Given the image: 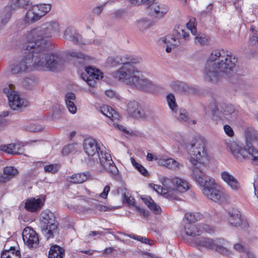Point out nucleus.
<instances>
[{
    "instance_id": "obj_6",
    "label": "nucleus",
    "mask_w": 258,
    "mask_h": 258,
    "mask_svg": "<svg viewBox=\"0 0 258 258\" xmlns=\"http://www.w3.org/2000/svg\"><path fill=\"white\" fill-rule=\"evenodd\" d=\"M188 154L190 156L189 161L192 164L191 168H201V164H204L208 160L205 144L201 140H196L187 146Z\"/></svg>"
},
{
    "instance_id": "obj_30",
    "label": "nucleus",
    "mask_w": 258,
    "mask_h": 258,
    "mask_svg": "<svg viewBox=\"0 0 258 258\" xmlns=\"http://www.w3.org/2000/svg\"><path fill=\"white\" fill-rule=\"evenodd\" d=\"M31 5L30 0H12L10 7L14 10L17 9H27Z\"/></svg>"
},
{
    "instance_id": "obj_28",
    "label": "nucleus",
    "mask_w": 258,
    "mask_h": 258,
    "mask_svg": "<svg viewBox=\"0 0 258 258\" xmlns=\"http://www.w3.org/2000/svg\"><path fill=\"white\" fill-rule=\"evenodd\" d=\"M59 24L56 21H51L42 24L40 27V31L44 32H55L59 31Z\"/></svg>"
},
{
    "instance_id": "obj_43",
    "label": "nucleus",
    "mask_w": 258,
    "mask_h": 258,
    "mask_svg": "<svg viewBox=\"0 0 258 258\" xmlns=\"http://www.w3.org/2000/svg\"><path fill=\"white\" fill-rule=\"evenodd\" d=\"M249 45L258 47V33H252L249 37Z\"/></svg>"
},
{
    "instance_id": "obj_60",
    "label": "nucleus",
    "mask_w": 258,
    "mask_h": 258,
    "mask_svg": "<svg viewBox=\"0 0 258 258\" xmlns=\"http://www.w3.org/2000/svg\"><path fill=\"white\" fill-rule=\"evenodd\" d=\"M136 169H138V170L144 176H147L148 175V171L142 165L140 164L138 165Z\"/></svg>"
},
{
    "instance_id": "obj_44",
    "label": "nucleus",
    "mask_w": 258,
    "mask_h": 258,
    "mask_svg": "<svg viewBox=\"0 0 258 258\" xmlns=\"http://www.w3.org/2000/svg\"><path fill=\"white\" fill-rule=\"evenodd\" d=\"M187 29L190 31V32H197L196 19L191 18L186 24Z\"/></svg>"
},
{
    "instance_id": "obj_24",
    "label": "nucleus",
    "mask_w": 258,
    "mask_h": 258,
    "mask_svg": "<svg viewBox=\"0 0 258 258\" xmlns=\"http://www.w3.org/2000/svg\"><path fill=\"white\" fill-rule=\"evenodd\" d=\"M90 175L88 172L78 173L74 174L72 176H68L67 180L70 182L80 184L87 180Z\"/></svg>"
},
{
    "instance_id": "obj_19",
    "label": "nucleus",
    "mask_w": 258,
    "mask_h": 258,
    "mask_svg": "<svg viewBox=\"0 0 258 258\" xmlns=\"http://www.w3.org/2000/svg\"><path fill=\"white\" fill-rule=\"evenodd\" d=\"M28 9L25 16V20L27 23L35 22L43 17L42 15H39L40 12L39 5L33 6L31 5Z\"/></svg>"
},
{
    "instance_id": "obj_35",
    "label": "nucleus",
    "mask_w": 258,
    "mask_h": 258,
    "mask_svg": "<svg viewBox=\"0 0 258 258\" xmlns=\"http://www.w3.org/2000/svg\"><path fill=\"white\" fill-rule=\"evenodd\" d=\"M173 112L174 117L179 121L188 122L189 118L184 109H180L179 110L176 109Z\"/></svg>"
},
{
    "instance_id": "obj_3",
    "label": "nucleus",
    "mask_w": 258,
    "mask_h": 258,
    "mask_svg": "<svg viewBox=\"0 0 258 258\" xmlns=\"http://www.w3.org/2000/svg\"><path fill=\"white\" fill-rule=\"evenodd\" d=\"M191 177L202 187V192L207 198L219 203L228 202V195L223 190L216 187L215 180L208 176L203 169L193 168Z\"/></svg>"
},
{
    "instance_id": "obj_32",
    "label": "nucleus",
    "mask_w": 258,
    "mask_h": 258,
    "mask_svg": "<svg viewBox=\"0 0 258 258\" xmlns=\"http://www.w3.org/2000/svg\"><path fill=\"white\" fill-rule=\"evenodd\" d=\"M160 164L172 170L178 169L182 166V164L172 158L161 160Z\"/></svg>"
},
{
    "instance_id": "obj_49",
    "label": "nucleus",
    "mask_w": 258,
    "mask_h": 258,
    "mask_svg": "<svg viewBox=\"0 0 258 258\" xmlns=\"http://www.w3.org/2000/svg\"><path fill=\"white\" fill-rule=\"evenodd\" d=\"M66 104H69V102H74L76 100V95L72 92L67 93L64 97Z\"/></svg>"
},
{
    "instance_id": "obj_9",
    "label": "nucleus",
    "mask_w": 258,
    "mask_h": 258,
    "mask_svg": "<svg viewBox=\"0 0 258 258\" xmlns=\"http://www.w3.org/2000/svg\"><path fill=\"white\" fill-rule=\"evenodd\" d=\"M40 221L42 232L47 239L53 238L58 234L57 224L54 214L48 210H45L40 214Z\"/></svg>"
},
{
    "instance_id": "obj_8",
    "label": "nucleus",
    "mask_w": 258,
    "mask_h": 258,
    "mask_svg": "<svg viewBox=\"0 0 258 258\" xmlns=\"http://www.w3.org/2000/svg\"><path fill=\"white\" fill-rule=\"evenodd\" d=\"M228 244V242L223 238H217L214 241L210 238L201 237L195 238L193 240V245L195 246L214 249L227 256L232 254V251L226 247Z\"/></svg>"
},
{
    "instance_id": "obj_26",
    "label": "nucleus",
    "mask_w": 258,
    "mask_h": 258,
    "mask_svg": "<svg viewBox=\"0 0 258 258\" xmlns=\"http://www.w3.org/2000/svg\"><path fill=\"white\" fill-rule=\"evenodd\" d=\"M99 110L103 115L108 117L112 120H118L119 115L111 107L103 105L100 107Z\"/></svg>"
},
{
    "instance_id": "obj_55",
    "label": "nucleus",
    "mask_w": 258,
    "mask_h": 258,
    "mask_svg": "<svg viewBox=\"0 0 258 258\" xmlns=\"http://www.w3.org/2000/svg\"><path fill=\"white\" fill-rule=\"evenodd\" d=\"M135 210L138 212L140 213L145 218L148 217L149 216V212L146 211L145 209L140 208L137 206H134Z\"/></svg>"
},
{
    "instance_id": "obj_34",
    "label": "nucleus",
    "mask_w": 258,
    "mask_h": 258,
    "mask_svg": "<svg viewBox=\"0 0 258 258\" xmlns=\"http://www.w3.org/2000/svg\"><path fill=\"white\" fill-rule=\"evenodd\" d=\"M14 11L9 7H6L5 11L0 17V25L3 27L10 21L12 17V12Z\"/></svg>"
},
{
    "instance_id": "obj_63",
    "label": "nucleus",
    "mask_w": 258,
    "mask_h": 258,
    "mask_svg": "<svg viewBox=\"0 0 258 258\" xmlns=\"http://www.w3.org/2000/svg\"><path fill=\"white\" fill-rule=\"evenodd\" d=\"M113 125H114L115 127H116V128H118L119 130H121V131H123L124 133H126V134H130V132H129V131H127V130L125 129V128L123 126L121 125H119V124H117V123H114V124H113Z\"/></svg>"
},
{
    "instance_id": "obj_46",
    "label": "nucleus",
    "mask_w": 258,
    "mask_h": 258,
    "mask_svg": "<svg viewBox=\"0 0 258 258\" xmlns=\"http://www.w3.org/2000/svg\"><path fill=\"white\" fill-rule=\"evenodd\" d=\"M39 7L40 12V15H42L43 16L48 13L50 11L51 8V5L49 4H39Z\"/></svg>"
},
{
    "instance_id": "obj_62",
    "label": "nucleus",
    "mask_w": 258,
    "mask_h": 258,
    "mask_svg": "<svg viewBox=\"0 0 258 258\" xmlns=\"http://www.w3.org/2000/svg\"><path fill=\"white\" fill-rule=\"evenodd\" d=\"M105 234L103 232L101 231H91L88 235L89 236H101L104 235Z\"/></svg>"
},
{
    "instance_id": "obj_54",
    "label": "nucleus",
    "mask_w": 258,
    "mask_h": 258,
    "mask_svg": "<svg viewBox=\"0 0 258 258\" xmlns=\"http://www.w3.org/2000/svg\"><path fill=\"white\" fill-rule=\"evenodd\" d=\"M135 210L138 212L140 213L145 218L148 217L149 216V212L146 211L145 209L140 208L137 206H134Z\"/></svg>"
},
{
    "instance_id": "obj_51",
    "label": "nucleus",
    "mask_w": 258,
    "mask_h": 258,
    "mask_svg": "<svg viewBox=\"0 0 258 258\" xmlns=\"http://www.w3.org/2000/svg\"><path fill=\"white\" fill-rule=\"evenodd\" d=\"M234 111L235 108L232 105H226L224 109V114L225 115L232 114Z\"/></svg>"
},
{
    "instance_id": "obj_48",
    "label": "nucleus",
    "mask_w": 258,
    "mask_h": 258,
    "mask_svg": "<svg viewBox=\"0 0 258 258\" xmlns=\"http://www.w3.org/2000/svg\"><path fill=\"white\" fill-rule=\"evenodd\" d=\"M138 27L143 29H146L152 26V23L148 20H143L138 22Z\"/></svg>"
},
{
    "instance_id": "obj_12",
    "label": "nucleus",
    "mask_w": 258,
    "mask_h": 258,
    "mask_svg": "<svg viewBox=\"0 0 258 258\" xmlns=\"http://www.w3.org/2000/svg\"><path fill=\"white\" fill-rule=\"evenodd\" d=\"M84 150L86 154L92 157V160L97 162L99 154L103 150L100 148L99 145L95 140L92 138H88L84 140L83 143Z\"/></svg>"
},
{
    "instance_id": "obj_37",
    "label": "nucleus",
    "mask_w": 258,
    "mask_h": 258,
    "mask_svg": "<svg viewBox=\"0 0 258 258\" xmlns=\"http://www.w3.org/2000/svg\"><path fill=\"white\" fill-rule=\"evenodd\" d=\"M1 258H21L20 252L19 250H16L13 247H11L9 250L3 251Z\"/></svg>"
},
{
    "instance_id": "obj_18",
    "label": "nucleus",
    "mask_w": 258,
    "mask_h": 258,
    "mask_svg": "<svg viewBox=\"0 0 258 258\" xmlns=\"http://www.w3.org/2000/svg\"><path fill=\"white\" fill-rule=\"evenodd\" d=\"M227 219L228 223L235 227L239 226L245 223L240 212L235 209H231L228 211Z\"/></svg>"
},
{
    "instance_id": "obj_5",
    "label": "nucleus",
    "mask_w": 258,
    "mask_h": 258,
    "mask_svg": "<svg viewBox=\"0 0 258 258\" xmlns=\"http://www.w3.org/2000/svg\"><path fill=\"white\" fill-rule=\"evenodd\" d=\"M211 59L215 63L217 69L223 76L233 71L237 59L231 53L223 49H216L210 54Z\"/></svg>"
},
{
    "instance_id": "obj_64",
    "label": "nucleus",
    "mask_w": 258,
    "mask_h": 258,
    "mask_svg": "<svg viewBox=\"0 0 258 258\" xmlns=\"http://www.w3.org/2000/svg\"><path fill=\"white\" fill-rule=\"evenodd\" d=\"M103 10V6H99L97 7L94 9V13L98 15H99Z\"/></svg>"
},
{
    "instance_id": "obj_53",
    "label": "nucleus",
    "mask_w": 258,
    "mask_h": 258,
    "mask_svg": "<svg viewBox=\"0 0 258 258\" xmlns=\"http://www.w3.org/2000/svg\"><path fill=\"white\" fill-rule=\"evenodd\" d=\"M224 130L226 134L229 137H232L234 135V132L232 127L229 125H225L224 126Z\"/></svg>"
},
{
    "instance_id": "obj_52",
    "label": "nucleus",
    "mask_w": 258,
    "mask_h": 258,
    "mask_svg": "<svg viewBox=\"0 0 258 258\" xmlns=\"http://www.w3.org/2000/svg\"><path fill=\"white\" fill-rule=\"evenodd\" d=\"M69 111L72 114H75L77 112V107L75 104L74 102H69V104H66Z\"/></svg>"
},
{
    "instance_id": "obj_27",
    "label": "nucleus",
    "mask_w": 258,
    "mask_h": 258,
    "mask_svg": "<svg viewBox=\"0 0 258 258\" xmlns=\"http://www.w3.org/2000/svg\"><path fill=\"white\" fill-rule=\"evenodd\" d=\"M63 38L73 42L76 44H87L88 42L83 40L79 33H64Z\"/></svg>"
},
{
    "instance_id": "obj_23",
    "label": "nucleus",
    "mask_w": 258,
    "mask_h": 258,
    "mask_svg": "<svg viewBox=\"0 0 258 258\" xmlns=\"http://www.w3.org/2000/svg\"><path fill=\"white\" fill-rule=\"evenodd\" d=\"M141 108L139 106L138 102L133 101L127 104V111L128 113L133 117L140 118L142 116Z\"/></svg>"
},
{
    "instance_id": "obj_7",
    "label": "nucleus",
    "mask_w": 258,
    "mask_h": 258,
    "mask_svg": "<svg viewBox=\"0 0 258 258\" xmlns=\"http://www.w3.org/2000/svg\"><path fill=\"white\" fill-rule=\"evenodd\" d=\"M227 147L229 148L234 157L239 161L249 159L254 162H258V150L251 143L246 142L244 148H242L235 142L230 141L227 143Z\"/></svg>"
},
{
    "instance_id": "obj_42",
    "label": "nucleus",
    "mask_w": 258,
    "mask_h": 258,
    "mask_svg": "<svg viewBox=\"0 0 258 258\" xmlns=\"http://www.w3.org/2000/svg\"><path fill=\"white\" fill-rule=\"evenodd\" d=\"M77 144H69L63 147L62 153L64 155H67L69 153L76 151L77 149Z\"/></svg>"
},
{
    "instance_id": "obj_57",
    "label": "nucleus",
    "mask_w": 258,
    "mask_h": 258,
    "mask_svg": "<svg viewBox=\"0 0 258 258\" xmlns=\"http://www.w3.org/2000/svg\"><path fill=\"white\" fill-rule=\"evenodd\" d=\"M209 107L210 109L212 111L215 112L218 110V105L216 101L215 100H212L210 103Z\"/></svg>"
},
{
    "instance_id": "obj_13",
    "label": "nucleus",
    "mask_w": 258,
    "mask_h": 258,
    "mask_svg": "<svg viewBox=\"0 0 258 258\" xmlns=\"http://www.w3.org/2000/svg\"><path fill=\"white\" fill-rule=\"evenodd\" d=\"M180 33H175L172 36L167 35L159 38L156 40L157 45L160 47L164 48L166 46V51L169 53L172 49L180 44L179 36Z\"/></svg>"
},
{
    "instance_id": "obj_21",
    "label": "nucleus",
    "mask_w": 258,
    "mask_h": 258,
    "mask_svg": "<svg viewBox=\"0 0 258 258\" xmlns=\"http://www.w3.org/2000/svg\"><path fill=\"white\" fill-rule=\"evenodd\" d=\"M23 146L19 143L0 146V150L12 155L22 154L24 152Z\"/></svg>"
},
{
    "instance_id": "obj_50",
    "label": "nucleus",
    "mask_w": 258,
    "mask_h": 258,
    "mask_svg": "<svg viewBox=\"0 0 258 258\" xmlns=\"http://www.w3.org/2000/svg\"><path fill=\"white\" fill-rule=\"evenodd\" d=\"M27 130L31 132H38L42 130V126L38 124H30L27 126Z\"/></svg>"
},
{
    "instance_id": "obj_58",
    "label": "nucleus",
    "mask_w": 258,
    "mask_h": 258,
    "mask_svg": "<svg viewBox=\"0 0 258 258\" xmlns=\"http://www.w3.org/2000/svg\"><path fill=\"white\" fill-rule=\"evenodd\" d=\"M123 201H125L127 204L134 206V199L132 197H128L125 194L122 195Z\"/></svg>"
},
{
    "instance_id": "obj_47",
    "label": "nucleus",
    "mask_w": 258,
    "mask_h": 258,
    "mask_svg": "<svg viewBox=\"0 0 258 258\" xmlns=\"http://www.w3.org/2000/svg\"><path fill=\"white\" fill-rule=\"evenodd\" d=\"M126 235H127V236L131 238L140 241L142 243L150 244V240L147 238L141 236H136L133 234H126Z\"/></svg>"
},
{
    "instance_id": "obj_31",
    "label": "nucleus",
    "mask_w": 258,
    "mask_h": 258,
    "mask_svg": "<svg viewBox=\"0 0 258 258\" xmlns=\"http://www.w3.org/2000/svg\"><path fill=\"white\" fill-rule=\"evenodd\" d=\"M64 250L60 246L54 245L51 246L48 254V258H63Z\"/></svg>"
},
{
    "instance_id": "obj_1",
    "label": "nucleus",
    "mask_w": 258,
    "mask_h": 258,
    "mask_svg": "<svg viewBox=\"0 0 258 258\" xmlns=\"http://www.w3.org/2000/svg\"><path fill=\"white\" fill-rule=\"evenodd\" d=\"M27 37L26 49L30 53L9 67V70L12 74L28 72L33 68L54 71L62 64V58L58 55L45 53L48 39L51 37L50 33H28Z\"/></svg>"
},
{
    "instance_id": "obj_20",
    "label": "nucleus",
    "mask_w": 258,
    "mask_h": 258,
    "mask_svg": "<svg viewBox=\"0 0 258 258\" xmlns=\"http://www.w3.org/2000/svg\"><path fill=\"white\" fill-rule=\"evenodd\" d=\"M44 204V201L40 199L31 198L28 199L25 204V208L26 210L34 213L40 210Z\"/></svg>"
},
{
    "instance_id": "obj_61",
    "label": "nucleus",
    "mask_w": 258,
    "mask_h": 258,
    "mask_svg": "<svg viewBox=\"0 0 258 258\" xmlns=\"http://www.w3.org/2000/svg\"><path fill=\"white\" fill-rule=\"evenodd\" d=\"M233 248L235 250L239 252L244 251V249L243 245L241 243L235 244L233 246Z\"/></svg>"
},
{
    "instance_id": "obj_45",
    "label": "nucleus",
    "mask_w": 258,
    "mask_h": 258,
    "mask_svg": "<svg viewBox=\"0 0 258 258\" xmlns=\"http://www.w3.org/2000/svg\"><path fill=\"white\" fill-rule=\"evenodd\" d=\"M59 166L57 164H50L45 165L44 167V170L45 172H48L51 173H54L58 170Z\"/></svg>"
},
{
    "instance_id": "obj_33",
    "label": "nucleus",
    "mask_w": 258,
    "mask_h": 258,
    "mask_svg": "<svg viewBox=\"0 0 258 258\" xmlns=\"http://www.w3.org/2000/svg\"><path fill=\"white\" fill-rule=\"evenodd\" d=\"M150 7L151 10L153 11L155 14L160 17H162L167 12L168 9L166 6L157 2L152 4Z\"/></svg>"
},
{
    "instance_id": "obj_17",
    "label": "nucleus",
    "mask_w": 258,
    "mask_h": 258,
    "mask_svg": "<svg viewBox=\"0 0 258 258\" xmlns=\"http://www.w3.org/2000/svg\"><path fill=\"white\" fill-rule=\"evenodd\" d=\"M98 159L100 161L101 165L108 172L112 174H116L118 172L117 168L113 162L110 154L103 151L99 154Z\"/></svg>"
},
{
    "instance_id": "obj_38",
    "label": "nucleus",
    "mask_w": 258,
    "mask_h": 258,
    "mask_svg": "<svg viewBox=\"0 0 258 258\" xmlns=\"http://www.w3.org/2000/svg\"><path fill=\"white\" fill-rule=\"evenodd\" d=\"M67 54L68 56L74 57L78 59L88 60L90 59L89 56L85 55L81 52L77 51L76 50H68L67 51Z\"/></svg>"
},
{
    "instance_id": "obj_11",
    "label": "nucleus",
    "mask_w": 258,
    "mask_h": 258,
    "mask_svg": "<svg viewBox=\"0 0 258 258\" xmlns=\"http://www.w3.org/2000/svg\"><path fill=\"white\" fill-rule=\"evenodd\" d=\"M203 76L206 81L213 84L217 83L224 77L217 69L215 63L211 59L210 56L205 64L203 71Z\"/></svg>"
},
{
    "instance_id": "obj_36",
    "label": "nucleus",
    "mask_w": 258,
    "mask_h": 258,
    "mask_svg": "<svg viewBox=\"0 0 258 258\" xmlns=\"http://www.w3.org/2000/svg\"><path fill=\"white\" fill-rule=\"evenodd\" d=\"M256 119L258 121V114L256 115ZM245 136L246 142L251 143V141L258 142V132L252 129H247L245 131Z\"/></svg>"
},
{
    "instance_id": "obj_10",
    "label": "nucleus",
    "mask_w": 258,
    "mask_h": 258,
    "mask_svg": "<svg viewBox=\"0 0 258 258\" xmlns=\"http://www.w3.org/2000/svg\"><path fill=\"white\" fill-rule=\"evenodd\" d=\"M4 92L9 100L10 107L14 110H19L28 105V101L20 97L18 92L15 91V87L9 84L4 88Z\"/></svg>"
},
{
    "instance_id": "obj_56",
    "label": "nucleus",
    "mask_w": 258,
    "mask_h": 258,
    "mask_svg": "<svg viewBox=\"0 0 258 258\" xmlns=\"http://www.w3.org/2000/svg\"><path fill=\"white\" fill-rule=\"evenodd\" d=\"M110 191V187L108 185H106L104 187L103 191L100 194L99 197L103 199H106L107 197L108 194Z\"/></svg>"
},
{
    "instance_id": "obj_2",
    "label": "nucleus",
    "mask_w": 258,
    "mask_h": 258,
    "mask_svg": "<svg viewBox=\"0 0 258 258\" xmlns=\"http://www.w3.org/2000/svg\"><path fill=\"white\" fill-rule=\"evenodd\" d=\"M141 61L140 57L135 58L128 55H121L123 66L113 73V76L132 88L141 91H153L156 89L155 84L145 78L136 66V64Z\"/></svg>"
},
{
    "instance_id": "obj_16",
    "label": "nucleus",
    "mask_w": 258,
    "mask_h": 258,
    "mask_svg": "<svg viewBox=\"0 0 258 258\" xmlns=\"http://www.w3.org/2000/svg\"><path fill=\"white\" fill-rule=\"evenodd\" d=\"M24 243L29 248H36L39 245L38 234L31 228L26 227L22 232Z\"/></svg>"
},
{
    "instance_id": "obj_4",
    "label": "nucleus",
    "mask_w": 258,
    "mask_h": 258,
    "mask_svg": "<svg viewBox=\"0 0 258 258\" xmlns=\"http://www.w3.org/2000/svg\"><path fill=\"white\" fill-rule=\"evenodd\" d=\"M162 182L164 187L153 184L152 187L157 192L168 199L175 198L174 194L175 189L181 192H184L189 188V183L186 180L177 177L172 179L164 177L162 178Z\"/></svg>"
},
{
    "instance_id": "obj_39",
    "label": "nucleus",
    "mask_w": 258,
    "mask_h": 258,
    "mask_svg": "<svg viewBox=\"0 0 258 258\" xmlns=\"http://www.w3.org/2000/svg\"><path fill=\"white\" fill-rule=\"evenodd\" d=\"M196 35L195 41L196 44L201 45L206 44L209 40V37L205 33H192Z\"/></svg>"
},
{
    "instance_id": "obj_41",
    "label": "nucleus",
    "mask_w": 258,
    "mask_h": 258,
    "mask_svg": "<svg viewBox=\"0 0 258 258\" xmlns=\"http://www.w3.org/2000/svg\"><path fill=\"white\" fill-rule=\"evenodd\" d=\"M167 101L168 104L172 111H174L177 108V105L175 102V98L172 94H169L167 96Z\"/></svg>"
},
{
    "instance_id": "obj_29",
    "label": "nucleus",
    "mask_w": 258,
    "mask_h": 258,
    "mask_svg": "<svg viewBox=\"0 0 258 258\" xmlns=\"http://www.w3.org/2000/svg\"><path fill=\"white\" fill-rule=\"evenodd\" d=\"M142 201L155 214H158L161 212V208L155 203L153 200L149 196L141 198Z\"/></svg>"
},
{
    "instance_id": "obj_22",
    "label": "nucleus",
    "mask_w": 258,
    "mask_h": 258,
    "mask_svg": "<svg viewBox=\"0 0 258 258\" xmlns=\"http://www.w3.org/2000/svg\"><path fill=\"white\" fill-rule=\"evenodd\" d=\"M222 179L233 189L236 190L239 187L237 179L229 172L224 171L221 172Z\"/></svg>"
},
{
    "instance_id": "obj_59",
    "label": "nucleus",
    "mask_w": 258,
    "mask_h": 258,
    "mask_svg": "<svg viewBox=\"0 0 258 258\" xmlns=\"http://www.w3.org/2000/svg\"><path fill=\"white\" fill-rule=\"evenodd\" d=\"M113 64H121V55L116 56L111 58Z\"/></svg>"
},
{
    "instance_id": "obj_40",
    "label": "nucleus",
    "mask_w": 258,
    "mask_h": 258,
    "mask_svg": "<svg viewBox=\"0 0 258 258\" xmlns=\"http://www.w3.org/2000/svg\"><path fill=\"white\" fill-rule=\"evenodd\" d=\"M185 217L189 222H195L203 218V215L200 213H187L185 214Z\"/></svg>"
},
{
    "instance_id": "obj_15",
    "label": "nucleus",
    "mask_w": 258,
    "mask_h": 258,
    "mask_svg": "<svg viewBox=\"0 0 258 258\" xmlns=\"http://www.w3.org/2000/svg\"><path fill=\"white\" fill-rule=\"evenodd\" d=\"M85 72V73L81 75V78L90 86L94 87L96 84V81L103 78V74L98 69L93 67L86 68Z\"/></svg>"
},
{
    "instance_id": "obj_14",
    "label": "nucleus",
    "mask_w": 258,
    "mask_h": 258,
    "mask_svg": "<svg viewBox=\"0 0 258 258\" xmlns=\"http://www.w3.org/2000/svg\"><path fill=\"white\" fill-rule=\"evenodd\" d=\"M203 231H205L209 234L213 233L214 232V228L207 224L196 225L190 223L186 224L184 226L185 233L191 237L201 235Z\"/></svg>"
},
{
    "instance_id": "obj_25",
    "label": "nucleus",
    "mask_w": 258,
    "mask_h": 258,
    "mask_svg": "<svg viewBox=\"0 0 258 258\" xmlns=\"http://www.w3.org/2000/svg\"><path fill=\"white\" fill-rule=\"evenodd\" d=\"M18 170L12 166H7L4 169V174L0 176L1 182H6L18 174Z\"/></svg>"
}]
</instances>
